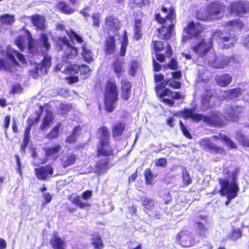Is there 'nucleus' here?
Instances as JSON below:
<instances>
[{"instance_id": "nucleus-27", "label": "nucleus", "mask_w": 249, "mask_h": 249, "mask_svg": "<svg viewBox=\"0 0 249 249\" xmlns=\"http://www.w3.org/2000/svg\"><path fill=\"white\" fill-rule=\"evenodd\" d=\"M110 162L108 157H105L98 160L95 165L96 172L99 174H102L107 172L109 168V163Z\"/></svg>"}, {"instance_id": "nucleus-29", "label": "nucleus", "mask_w": 249, "mask_h": 249, "mask_svg": "<svg viewBox=\"0 0 249 249\" xmlns=\"http://www.w3.org/2000/svg\"><path fill=\"white\" fill-rule=\"evenodd\" d=\"M104 51L107 55H110L115 53L116 45L114 36H109L106 39L105 42Z\"/></svg>"}, {"instance_id": "nucleus-47", "label": "nucleus", "mask_w": 249, "mask_h": 249, "mask_svg": "<svg viewBox=\"0 0 249 249\" xmlns=\"http://www.w3.org/2000/svg\"><path fill=\"white\" fill-rule=\"evenodd\" d=\"M145 182L146 185H151L153 183L154 175L150 168H146L144 172Z\"/></svg>"}, {"instance_id": "nucleus-43", "label": "nucleus", "mask_w": 249, "mask_h": 249, "mask_svg": "<svg viewBox=\"0 0 249 249\" xmlns=\"http://www.w3.org/2000/svg\"><path fill=\"white\" fill-rule=\"evenodd\" d=\"M61 123H57L50 130L49 132L47 134V138L49 140H52L56 138L59 135V129Z\"/></svg>"}, {"instance_id": "nucleus-48", "label": "nucleus", "mask_w": 249, "mask_h": 249, "mask_svg": "<svg viewBox=\"0 0 249 249\" xmlns=\"http://www.w3.org/2000/svg\"><path fill=\"white\" fill-rule=\"evenodd\" d=\"M164 69H169L172 70H177L178 69V60L175 58H171L168 63L165 65Z\"/></svg>"}, {"instance_id": "nucleus-52", "label": "nucleus", "mask_w": 249, "mask_h": 249, "mask_svg": "<svg viewBox=\"0 0 249 249\" xmlns=\"http://www.w3.org/2000/svg\"><path fill=\"white\" fill-rule=\"evenodd\" d=\"M149 2V0H130L129 4L132 8H142Z\"/></svg>"}, {"instance_id": "nucleus-14", "label": "nucleus", "mask_w": 249, "mask_h": 249, "mask_svg": "<svg viewBox=\"0 0 249 249\" xmlns=\"http://www.w3.org/2000/svg\"><path fill=\"white\" fill-rule=\"evenodd\" d=\"M184 32L187 36H183V40L187 38L190 39L199 36L203 31V28L200 24H196L193 21L189 22L183 28Z\"/></svg>"}, {"instance_id": "nucleus-54", "label": "nucleus", "mask_w": 249, "mask_h": 249, "mask_svg": "<svg viewBox=\"0 0 249 249\" xmlns=\"http://www.w3.org/2000/svg\"><path fill=\"white\" fill-rule=\"evenodd\" d=\"M14 21V17L8 14H5L0 17V22L2 24L11 25Z\"/></svg>"}, {"instance_id": "nucleus-15", "label": "nucleus", "mask_w": 249, "mask_h": 249, "mask_svg": "<svg viewBox=\"0 0 249 249\" xmlns=\"http://www.w3.org/2000/svg\"><path fill=\"white\" fill-rule=\"evenodd\" d=\"M213 96V92L212 89L207 87L204 88L200 96L201 107L203 109H210L214 106V104L211 102Z\"/></svg>"}, {"instance_id": "nucleus-64", "label": "nucleus", "mask_w": 249, "mask_h": 249, "mask_svg": "<svg viewBox=\"0 0 249 249\" xmlns=\"http://www.w3.org/2000/svg\"><path fill=\"white\" fill-rule=\"evenodd\" d=\"M240 143L244 147H249V138L241 135L239 138Z\"/></svg>"}, {"instance_id": "nucleus-20", "label": "nucleus", "mask_w": 249, "mask_h": 249, "mask_svg": "<svg viewBox=\"0 0 249 249\" xmlns=\"http://www.w3.org/2000/svg\"><path fill=\"white\" fill-rule=\"evenodd\" d=\"M120 85L121 98L123 101H127L131 97L132 84L126 79H123L120 81Z\"/></svg>"}, {"instance_id": "nucleus-53", "label": "nucleus", "mask_w": 249, "mask_h": 249, "mask_svg": "<svg viewBox=\"0 0 249 249\" xmlns=\"http://www.w3.org/2000/svg\"><path fill=\"white\" fill-rule=\"evenodd\" d=\"M187 235V232L185 231L181 230L177 234V239L180 242L181 245L186 248L190 247L192 246L191 244H187V243L184 241L182 238L184 236Z\"/></svg>"}, {"instance_id": "nucleus-45", "label": "nucleus", "mask_w": 249, "mask_h": 249, "mask_svg": "<svg viewBox=\"0 0 249 249\" xmlns=\"http://www.w3.org/2000/svg\"><path fill=\"white\" fill-rule=\"evenodd\" d=\"M226 25L232 29H242L244 24L240 19H232L226 22Z\"/></svg>"}, {"instance_id": "nucleus-18", "label": "nucleus", "mask_w": 249, "mask_h": 249, "mask_svg": "<svg viewBox=\"0 0 249 249\" xmlns=\"http://www.w3.org/2000/svg\"><path fill=\"white\" fill-rule=\"evenodd\" d=\"M34 171L36 177L41 180H46L53 173V169L50 164L36 168Z\"/></svg>"}, {"instance_id": "nucleus-63", "label": "nucleus", "mask_w": 249, "mask_h": 249, "mask_svg": "<svg viewBox=\"0 0 249 249\" xmlns=\"http://www.w3.org/2000/svg\"><path fill=\"white\" fill-rule=\"evenodd\" d=\"M167 164V161L165 158H160L156 160L155 165L157 167H165Z\"/></svg>"}, {"instance_id": "nucleus-22", "label": "nucleus", "mask_w": 249, "mask_h": 249, "mask_svg": "<svg viewBox=\"0 0 249 249\" xmlns=\"http://www.w3.org/2000/svg\"><path fill=\"white\" fill-rule=\"evenodd\" d=\"M195 108H184L179 113L184 119H191L193 121L199 122L202 121V114L194 113Z\"/></svg>"}, {"instance_id": "nucleus-5", "label": "nucleus", "mask_w": 249, "mask_h": 249, "mask_svg": "<svg viewBox=\"0 0 249 249\" xmlns=\"http://www.w3.org/2000/svg\"><path fill=\"white\" fill-rule=\"evenodd\" d=\"M212 36L222 48L225 49L233 47L237 40V37L234 33L220 30L213 31Z\"/></svg>"}, {"instance_id": "nucleus-44", "label": "nucleus", "mask_w": 249, "mask_h": 249, "mask_svg": "<svg viewBox=\"0 0 249 249\" xmlns=\"http://www.w3.org/2000/svg\"><path fill=\"white\" fill-rule=\"evenodd\" d=\"M79 66L76 64L70 65L64 70V72L70 75H75L79 73Z\"/></svg>"}, {"instance_id": "nucleus-46", "label": "nucleus", "mask_w": 249, "mask_h": 249, "mask_svg": "<svg viewBox=\"0 0 249 249\" xmlns=\"http://www.w3.org/2000/svg\"><path fill=\"white\" fill-rule=\"evenodd\" d=\"M128 44V38L126 33L125 32L123 35L122 41L121 42L120 55L124 56L126 53L127 46Z\"/></svg>"}, {"instance_id": "nucleus-60", "label": "nucleus", "mask_w": 249, "mask_h": 249, "mask_svg": "<svg viewBox=\"0 0 249 249\" xmlns=\"http://www.w3.org/2000/svg\"><path fill=\"white\" fill-rule=\"evenodd\" d=\"M171 81L170 78L166 79L165 80L162 81L161 83H159L157 85L155 88V90L157 93H160V92L164 89L165 87L168 85L169 82Z\"/></svg>"}, {"instance_id": "nucleus-33", "label": "nucleus", "mask_w": 249, "mask_h": 249, "mask_svg": "<svg viewBox=\"0 0 249 249\" xmlns=\"http://www.w3.org/2000/svg\"><path fill=\"white\" fill-rule=\"evenodd\" d=\"M215 80L218 86L221 87H226L231 82L232 77L229 73H224L217 76Z\"/></svg>"}, {"instance_id": "nucleus-2", "label": "nucleus", "mask_w": 249, "mask_h": 249, "mask_svg": "<svg viewBox=\"0 0 249 249\" xmlns=\"http://www.w3.org/2000/svg\"><path fill=\"white\" fill-rule=\"evenodd\" d=\"M225 11V5L219 1H214L200 8L196 12V18L203 21H212L221 19Z\"/></svg>"}, {"instance_id": "nucleus-35", "label": "nucleus", "mask_w": 249, "mask_h": 249, "mask_svg": "<svg viewBox=\"0 0 249 249\" xmlns=\"http://www.w3.org/2000/svg\"><path fill=\"white\" fill-rule=\"evenodd\" d=\"M91 244L94 249H103L104 247L103 240L98 233L91 234Z\"/></svg>"}, {"instance_id": "nucleus-58", "label": "nucleus", "mask_w": 249, "mask_h": 249, "mask_svg": "<svg viewBox=\"0 0 249 249\" xmlns=\"http://www.w3.org/2000/svg\"><path fill=\"white\" fill-rule=\"evenodd\" d=\"M183 185L185 186H187L192 182V179L190 177V175L188 172L185 170V172H183L182 175Z\"/></svg>"}, {"instance_id": "nucleus-37", "label": "nucleus", "mask_w": 249, "mask_h": 249, "mask_svg": "<svg viewBox=\"0 0 249 249\" xmlns=\"http://www.w3.org/2000/svg\"><path fill=\"white\" fill-rule=\"evenodd\" d=\"M197 225L196 233L197 235L201 238H206L207 237L209 230L206 227L204 223L197 221L196 222Z\"/></svg>"}, {"instance_id": "nucleus-23", "label": "nucleus", "mask_w": 249, "mask_h": 249, "mask_svg": "<svg viewBox=\"0 0 249 249\" xmlns=\"http://www.w3.org/2000/svg\"><path fill=\"white\" fill-rule=\"evenodd\" d=\"M174 26V24L172 23L168 27L165 25H162L158 29V37L165 41L170 39L172 37Z\"/></svg>"}, {"instance_id": "nucleus-41", "label": "nucleus", "mask_w": 249, "mask_h": 249, "mask_svg": "<svg viewBox=\"0 0 249 249\" xmlns=\"http://www.w3.org/2000/svg\"><path fill=\"white\" fill-rule=\"evenodd\" d=\"M81 54L84 60L89 63L93 60L92 53L90 49L87 48L85 45L82 46Z\"/></svg>"}, {"instance_id": "nucleus-38", "label": "nucleus", "mask_w": 249, "mask_h": 249, "mask_svg": "<svg viewBox=\"0 0 249 249\" xmlns=\"http://www.w3.org/2000/svg\"><path fill=\"white\" fill-rule=\"evenodd\" d=\"M57 40L61 44L67 46V48L71 50L70 54H72L71 52L72 51L73 52L74 54L77 53V48L71 44L69 40L66 36H59L57 38Z\"/></svg>"}, {"instance_id": "nucleus-28", "label": "nucleus", "mask_w": 249, "mask_h": 249, "mask_svg": "<svg viewBox=\"0 0 249 249\" xmlns=\"http://www.w3.org/2000/svg\"><path fill=\"white\" fill-rule=\"evenodd\" d=\"M32 23L38 29L43 31L45 29V18L39 14H35L30 17Z\"/></svg>"}, {"instance_id": "nucleus-40", "label": "nucleus", "mask_w": 249, "mask_h": 249, "mask_svg": "<svg viewBox=\"0 0 249 249\" xmlns=\"http://www.w3.org/2000/svg\"><path fill=\"white\" fill-rule=\"evenodd\" d=\"M244 90L241 88H235L227 91V95L231 99H235L240 97L243 93Z\"/></svg>"}, {"instance_id": "nucleus-36", "label": "nucleus", "mask_w": 249, "mask_h": 249, "mask_svg": "<svg viewBox=\"0 0 249 249\" xmlns=\"http://www.w3.org/2000/svg\"><path fill=\"white\" fill-rule=\"evenodd\" d=\"M62 149V146L60 144H55L53 146L48 147L44 149L46 155L48 157H56Z\"/></svg>"}, {"instance_id": "nucleus-55", "label": "nucleus", "mask_w": 249, "mask_h": 249, "mask_svg": "<svg viewBox=\"0 0 249 249\" xmlns=\"http://www.w3.org/2000/svg\"><path fill=\"white\" fill-rule=\"evenodd\" d=\"M90 70L88 66L85 64H82L79 66V73L80 76H83V79L87 77L88 74L90 71Z\"/></svg>"}, {"instance_id": "nucleus-42", "label": "nucleus", "mask_w": 249, "mask_h": 249, "mask_svg": "<svg viewBox=\"0 0 249 249\" xmlns=\"http://www.w3.org/2000/svg\"><path fill=\"white\" fill-rule=\"evenodd\" d=\"M40 111H36L35 112L36 117L35 119L29 118L27 121V126L32 127V126L35 124L37 123L40 119L41 114L43 107L42 106L39 107Z\"/></svg>"}, {"instance_id": "nucleus-57", "label": "nucleus", "mask_w": 249, "mask_h": 249, "mask_svg": "<svg viewBox=\"0 0 249 249\" xmlns=\"http://www.w3.org/2000/svg\"><path fill=\"white\" fill-rule=\"evenodd\" d=\"M101 15L99 13H93L91 15L92 19V26L94 27L98 28L100 25Z\"/></svg>"}, {"instance_id": "nucleus-25", "label": "nucleus", "mask_w": 249, "mask_h": 249, "mask_svg": "<svg viewBox=\"0 0 249 249\" xmlns=\"http://www.w3.org/2000/svg\"><path fill=\"white\" fill-rule=\"evenodd\" d=\"M77 158V155L73 152L67 153L60 159V164L63 168H67L75 164Z\"/></svg>"}, {"instance_id": "nucleus-4", "label": "nucleus", "mask_w": 249, "mask_h": 249, "mask_svg": "<svg viewBox=\"0 0 249 249\" xmlns=\"http://www.w3.org/2000/svg\"><path fill=\"white\" fill-rule=\"evenodd\" d=\"M22 33L17 38V46L19 49L23 51L25 48L26 42L28 40V49L32 54H36L39 52V44L36 40H34L31 33L27 30L23 28L20 31Z\"/></svg>"}, {"instance_id": "nucleus-61", "label": "nucleus", "mask_w": 249, "mask_h": 249, "mask_svg": "<svg viewBox=\"0 0 249 249\" xmlns=\"http://www.w3.org/2000/svg\"><path fill=\"white\" fill-rule=\"evenodd\" d=\"M221 139L222 140L225 142L227 146L231 148V149H235L236 148V146L234 142L227 136L225 135H223L221 136Z\"/></svg>"}, {"instance_id": "nucleus-30", "label": "nucleus", "mask_w": 249, "mask_h": 249, "mask_svg": "<svg viewBox=\"0 0 249 249\" xmlns=\"http://www.w3.org/2000/svg\"><path fill=\"white\" fill-rule=\"evenodd\" d=\"M54 119L53 113L49 109L46 110V114L43 117L42 122L40 125L39 129L42 131L46 130L48 129Z\"/></svg>"}, {"instance_id": "nucleus-17", "label": "nucleus", "mask_w": 249, "mask_h": 249, "mask_svg": "<svg viewBox=\"0 0 249 249\" xmlns=\"http://www.w3.org/2000/svg\"><path fill=\"white\" fill-rule=\"evenodd\" d=\"M15 55H16V50L14 48H11L10 46H8L6 49V56L7 61L10 63H7L3 59H0V69L11 71L12 66L16 64V60L14 57Z\"/></svg>"}, {"instance_id": "nucleus-16", "label": "nucleus", "mask_w": 249, "mask_h": 249, "mask_svg": "<svg viewBox=\"0 0 249 249\" xmlns=\"http://www.w3.org/2000/svg\"><path fill=\"white\" fill-rule=\"evenodd\" d=\"M249 10V3L242 0L231 2L229 5V12L235 15L245 14Z\"/></svg>"}, {"instance_id": "nucleus-26", "label": "nucleus", "mask_w": 249, "mask_h": 249, "mask_svg": "<svg viewBox=\"0 0 249 249\" xmlns=\"http://www.w3.org/2000/svg\"><path fill=\"white\" fill-rule=\"evenodd\" d=\"M105 24L107 28L112 31H118L121 28V22L113 15L107 16L105 19Z\"/></svg>"}, {"instance_id": "nucleus-13", "label": "nucleus", "mask_w": 249, "mask_h": 249, "mask_svg": "<svg viewBox=\"0 0 249 249\" xmlns=\"http://www.w3.org/2000/svg\"><path fill=\"white\" fill-rule=\"evenodd\" d=\"M114 150L110 144V141H98L96 147V156L97 157H109L114 156Z\"/></svg>"}, {"instance_id": "nucleus-34", "label": "nucleus", "mask_w": 249, "mask_h": 249, "mask_svg": "<svg viewBox=\"0 0 249 249\" xmlns=\"http://www.w3.org/2000/svg\"><path fill=\"white\" fill-rule=\"evenodd\" d=\"M98 141H110V132L107 126L103 125L97 129Z\"/></svg>"}, {"instance_id": "nucleus-19", "label": "nucleus", "mask_w": 249, "mask_h": 249, "mask_svg": "<svg viewBox=\"0 0 249 249\" xmlns=\"http://www.w3.org/2000/svg\"><path fill=\"white\" fill-rule=\"evenodd\" d=\"M161 11L164 13H167L164 18H162L160 13L155 15V20L160 24H164L167 20L172 22L176 18V13L174 9L170 7L168 9L162 5L161 7Z\"/></svg>"}, {"instance_id": "nucleus-50", "label": "nucleus", "mask_w": 249, "mask_h": 249, "mask_svg": "<svg viewBox=\"0 0 249 249\" xmlns=\"http://www.w3.org/2000/svg\"><path fill=\"white\" fill-rule=\"evenodd\" d=\"M66 33L71 40L75 39L78 43L80 44L83 42L84 41L82 37L78 35L73 30L71 29L69 31H66Z\"/></svg>"}, {"instance_id": "nucleus-59", "label": "nucleus", "mask_w": 249, "mask_h": 249, "mask_svg": "<svg viewBox=\"0 0 249 249\" xmlns=\"http://www.w3.org/2000/svg\"><path fill=\"white\" fill-rule=\"evenodd\" d=\"M179 124L180 129L183 134L185 136V137L188 138V139H192V135L190 134L189 130L187 129V127L185 126L181 120L179 121Z\"/></svg>"}, {"instance_id": "nucleus-8", "label": "nucleus", "mask_w": 249, "mask_h": 249, "mask_svg": "<svg viewBox=\"0 0 249 249\" xmlns=\"http://www.w3.org/2000/svg\"><path fill=\"white\" fill-rule=\"evenodd\" d=\"M244 110V107L242 106H231L225 110L224 119L228 122H238Z\"/></svg>"}, {"instance_id": "nucleus-32", "label": "nucleus", "mask_w": 249, "mask_h": 249, "mask_svg": "<svg viewBox=\"0 0 249 249\" xmlns=\"http://www.w3.org/2000/svg\"><path fill=\"white\" fill-rule=\"evenodd\" d=\"M50 244L53 249H65V242L58 235L55 234L50 240Z\"/></svg>"}, {"instance_id": "nucleus-39", "label": "nucleus", "mask_w": 249, "mask_h": 249, "mask_svg": "<svg viewBox=\"0 0 249 249\" xmlns=\"http://www.w3.org/2000/svg\"><path fill=\"white\" fill-rule=\"evenodd\" d=\"M142 206L144 209L148 211L153 209L155 206V201L148 197L145 196L142 198L141 199Z\"/></svg>"}, {"instance_id": "nucleus-11", "label": "nucleus", "mask_w": 249, "mask_h": 249, "mask_svg": "<svg viewBox=\"0 0 249 249\" xmlns=\"http://www.w3.org/2000/svg\"><path fill=\"white\" fill-rule=\"evenodd\" d=\"M201 145L204 150L211 154L225 155L227 152L225 149L221 146L217 145L210 139L205 138L201 140Z\"/></svg>"}, {"instance_id": "nucleus-51", "label": "nucleus", "mask_w": 249, "mask_h": 249, "mask_svg": "<svg viewBox=\"0 0 249 249\" xmlns=\"http://www.w3.org/2000/svg\"><path fill=\"white\" fill-rule=\"evenodd\" d=\"M242 236V231L239 228H235L232 230L230 234V238L236 241Z\"/></svg>"}, {"instance_id": "nucleus-49", "label": "nucleus", "mask_w": 249, "mask_h": 249, "mask_svg": "<svg viewBox=\"0 0 249 249\" xmlns=\"http://www.w3.org/2000/svg\"><path fill=\"white\" fill-rule=\"evenodd\" d=\"M71 202L80 209H83L84 208L89 207L90 206V205L89 203H84L81 200L79 196H77L73 197Z\"/></svg>"}, {"instance_id": "nucleus-12", "label": "nucleus", "mask_w": 249, "mask_h": 249, "mask_svg": "<svg viewBox=\"0 0 249 249\" xmlns=\"http://www.w3.org/2000/svg\"><path fill=\"white\" fill-rule=\"evenodd\" d=\"M144 14L141 11L134 13V20L133 39L136 41L140 40L143 36L142 18Z\"/></svg>"}, {"instance_id": "nucleus-7", "label": "nucleus", "mask_w": 249, "mask_h": 249, "mask_svg": "<svg viewBox=\"0 0 249 249\" xmlns=\"http://www.w3.org/2000/svg\"><path fill=\"white\" fill-rule=\"evenodd\" d=\"M213 39L212 36L209 38L208 41L202 38L195 45L192 47V50L196 53L200 57L203 58L212 49L213 46Z\"/></svg>"}, {"instance_id": "nucleus-31", "label": "nucleus", "mask_w": 249, "mask_h": 249, "mask_svg": "<svg viewBox=\"0 0 249 249\" xmlns=\"http://www.w3.org/2000/svg\"><path fill=\"white\" fill-rule=\"evenodd\" d=\"M124 64L123 61L117 58L114 60L111 64L113 71L118 78H120L125 72Z\"/></svg>"}, {"instance_id": "nucleus-1", "label": "nucleus", "mask_w": 249, "mask_h": 249, "mask_svg": "<svg viewBox=\"0 0 249 249\" xmlns=\"http://www.w3.org/2000/svg\"><path fill=\"white\" fill-rule=\"evenodd\" d=\"M239 172V168H235L232 173L230 176V172L228 171L226 174L231 178V180L228 178H218V183L220 186V189L218 192L220 196H225L227 199L225 202V204L229 205L231 200L238 196L240 188L237 182V176Z\"/></svg>"}, {"instance_id": "nucleus-10", "label": "nucleus", "mask_w": 249, "mask_h": 249, "mask_svg": "<svg viewBox=\"0 0 249 249\" xmlns=\"http://www.w3.org/2000/svg\"><path fill=\"white\" fill-rule=\"evenodd\" d=\"M230 62V58L222 54L216 55L213 53L207 60L209 66L216 69H223L228 66Z\"/></svg>"}, {"instance_id": "nucleus-24", "label": "nucleus", "mask_w": 249, "mask_h": 249, "mask_svg": "<svg viewBox=\"0 0 249 249\" xmlns=\"http://www.w3.org/2000/svg\"><path fill=\"white\" fill-rule=\"evenodd\" d=\"M126 124L122 121H116L111 125L112 136L114 139L121 137L125 130Z\"/></svg>"}, {"instance_id": "nucleus-6", "label": "nucleus", "mask_w": 249, "mask_h": 249, "mask_svg": "<svg viewBox=\"0 0 249 249\" xmlns=\"http://www.w3.org/2000/svg\"><path fill=\"white\" fill-rule=\"evenodd\" d=\"M151 49L154 51L157 60L160 62H163L166 57H171L173 54L171 46L160 40H153L151 43Z\"/></svg>"}, {"instance_id": "nucleus-21", "label": "nucleus", "mask_w": 249, "mask_h": 249, "mask_svg": "<svg viewBox=\"0 0 249 249\" xmlns=\"http://www.w3.org/2000/svg\"><path fill=\"white\" fill-rule=\"evenodd\" d=\"M54 8L56 11L66 15H72L76 11L75 8L63 0L58 1L55 4Z\"/></svg>"}, {"instance_id": "nucleus-62", "label": "nucleus", "mask_w": 249, "mask_h": 249, "mask_svg": "<svg viewBox=\"0 0 249 249\" xmlns=\"http://www.w3.org/2000/svg\"><path fill=\"white\" fill-rule=\"evenodd\" d=\"M175 79H171V81L169 82L168 85L170 87L173 89H179L181 88L182 84L178 81H175Z\"/></svg>"}, {"instance_id": "nucleus-56", "label": "nucleus", "mask_w": 249, "mask_h": 249, "mask_svg": "<svg viewBox=\"0 0 249 249\" xmlns=\"http://www.w3.org/2000/svg\"><path fill=\"white\" fill-rule=\"evenodd\" d=\"M40 41L42 42L43 46L46 51L51 48V45L49 42V37L45 33H42L40 35Z\"/></svg>"}, {"instance_id": "nucleus-9", "label": "nucleus", "mask_w": 249, "mask_h": 249, "mask_svg": "<svg viewBox=\"0 0 249 249\" xmlns=\"http://www.w3.org/2000/svg\"><path fill=\"white\" fill-rule=\"evenodd\" d=\"M202 121L212 127H222L226 124L225 120L217 111L211 112L209 115L202 114Z\"/></svg>"}, {"instance_id": "nucleus-3", "label": "nucleus", "mask_w": 249, "mask_h": 249, "mask_svg": "<svg viewBox=\"0 0 249 249\" xmlns=\"http://www.w3.org/2000/svg\"><path fill=\"white\" fill-rule=\"evenodd\" d=\"M103 94L105 110L109 113L113 112L119 100L118 88L114 79H109L107 81Z\"/></svg>"}]
</instances>
